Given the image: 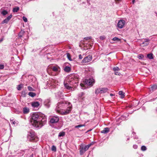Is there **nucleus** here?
<instances>
[{
  "label": "nucleus",
  "instance_id": "c85d7f7f",
  "mask_svg": "<svg viewBox=\"0 0 157 157\" xmlns=\"http://www.w3.org/2000/svg\"><path fill=\"white\" fill-rule=\"evenodd\" d=\"M26 94V92L25 90L22 91L21 92V95L23 97L25 96Z\"/></svg>",
  "mask_w": 157,
  "mask_h": 157
},
{
  "label": "nucleus",
  "instance_id": "3c124183",
  "mask_svg": "<svg viewBox=\"0 0 157 157\" xmlns=\"http://www.w3.org/2000/svg\"><path fill=\"white\" fill-rule=\"evenodd\" d=\"M18 36L19 37H21L22 36L21 33H19Z\"/></svg>",
  "mask_w": 157,
  "mask_h": 157
},
{
  "label": "nucleus",
  "instance_id": "1a4fd4ad",
  "mask_svg": "<svg viewBox=\"0 0 157 157\" xmlns=\"http://www.w3.org/2000/svg\"><path fill=\"white\" fill-rule=\"evenodd\" d=\"M125 24V22L124 20H120L118 22L117 26L119 29H122L124 27Z\"/></svg>",
  "mask_w": 157,
  "mask_h": 157
},
{
  "label": "nucleus",
  "instance_id": "bb28decb",
  "mask_svg": "<svg viewBox=\"0 0 157 157\" xmlns=\"http://www.w3.org/2000/svg\"><path fill=\"white\" fill-rule=\"evenodd\" d=\"M147 150V147L145 146H142L141 147V150L143 151H145Z\"/></svg>",
  "mask_w": 157,
  "mask_h": 157
},
{
  "label": "nucleus",
  "instance_id": "8fccbe9b",
  "mask_svg": "<svg viewBox=\"0 0 157 157\" xmlns=\"http://www.w3.org/2000/svg\"><path fill=\"white\" fill-rule=\"evenodd\" d=\"M4 38H2L1 39H0V43H1L2 41L3 40Z\"/></svg>",
  "mask_w": 157,
  "mask_h": 157
},
{
  "label": "nucleus",
  "instance_id": "cd10ccee",
  "mask_svg": "<svg viewBox=\"0 0 157 157\" xmlns=\"http://www.w3.org/2000/svg\"><path fill=\"white\" fill-rule=\"evenodd\" d=\"M139 103V101H135L132 102L133 103L135 104V105L133 104V105H134L135 106H137L138 105Z\"/></svg>",
  "mask_w": 157,
  "mask_h": 157
},
{
  "label": "nucleus",
  "instance_id": "49530a36",
  "mask_svg": "<svg viewBox=\"0 0 157 157\" xmlns=\"http://www.w3.org/2000/svg\"><path fill=\"white\" fill-rule=\"evenodd\" d=\"M4 66L3 64H0V69H3Z\"/></svg>",
  "mask_w": 157,
  "mask_h": 157
},
{
  "label": "nucleus",
  "instance_id": "338daca9",
  "mask_svg": "<svg viewBox=\"0 0 157 157\" xmlns=\"http://www.w3.org/2000/svg\"><path fill=\"white\" fill-rule=\"evenodd\" d=\"M156 16L157 17V13L156 14Z\"/></svg>",
  "mask_w": 157,
  "mask_h": 157
},
{
  "label": "nucleus",
  "instance_id": "f8f14e48",
  "mask_svg": "<svg viewBox=\"0 0 157 157\" xmlns=\"http://www.w3.org/2000/svg\"><path fill=\"white\" fill-rule=\"evenodd\" d=\"M128 116V114L125 113L124 115L121 116L120 117H117L116 120L117 121L118 119L121 120H125L127 119Z\"/></svg>",
  "mask_w": 157,
  "mask_h": 157
},
{
  "label": "nucleus",
  "instance_id": "412c9836",
  "mask_svg": "<svg viewBox=\"0 0 157 157\" xmlns=\"http://www.w3.org/2000/svg\"><path fill=\"white\" fill-rule=\"evenodd\" d=\"M153 55L152 54L150 53L148 54L147 55V57L149 58V59H152L153 58Z\"/></svg>",
  "mask_w": 157,
  "mask_h": 157
},
{
  "label": "nucleus",
  "instance_id": "0e129e2a",
  "mask_svg": "<svg viewBox=\"0 0 157 157\" xmlns=\"http://www.w3.org/2000/svg\"><path fill=\"white\" fill-rule=\"evenodd\" d=\"M115 0L116 1H121V0Z\"/></svg>",
  "mask_w": 157,
  "mask_h": 157
},
{
  "label": "nucleus",
  "instance_id": "0eeeda50",
  "mask_svg": "<svg viewBox=\"0 0 157 157\" xmlns=\"http://www.w3.org/2000/svg\"><path fill=\"white\" fill-rule=\"evenodd\" d=\"M94 82V80L92 78H90L88 79H86L85 81V83L88 86L93 85Z\"/></svg>",
  "mask_w": 157,
  "mask_h": 157
},
{
  "label": "nucleus",
  "instance_id": "dca6fc26",
  "mask_svg": "<svg viewBox=\"0 0 157 157\" xmlns=\"http://www.w3.org/2000/svg\"><path fill=\"white\" fill-rule=\"evenodd\" d=\"M56 96L58 98H62L63 97V93L60 91L58 92L56 94Z\"/></svg>",
  "mask_w": 157,
  "mask_h": 157
},
{
  "label": "nucleus",
  "instance_id": "5701e85b",
  "mask_svg": "<svg viewBox=\"0 0 157 157\" xmlns=\"http://www.w3.org/2000/svg\"><path fill=\"white\" fill-rule=\"evenodd\" d=\"M19 8L18 7H15L13 8V11L14 13L17 12L19 10Z\"/></svg>",
  "mask_w": 157,
  "mask_h": 157
},
{
  "label": "nucleus",
  "instance_id": "423d86ee",
  "mask_svg": "<svg viewBox=\"0 0 157 157\" xmlns=\"http://www.w3.org/2000/svg\"><path fill=\"white\" fill-rule=\"evenodd\" d=\"M87 149L85 147V145L83 144H81L80 145L79 152L80 154L82 155L87 150Z\"/></svg>",
  "mask_w": 157,
  "mask_h": 157
},
{
  "label": "nucleus",
  "instance_id": "6e6552de",
  "mask_svg": "<svg viewBox=\"0 0 157 157\" xmlns=\"http://www.w3.org/2000/svg\"><path fill=\"white\" fill-rule=\"evenodd\" d=\"M59 120V118L58 116H53L51 118L50 122L52 124H55L57 123Z\"/></svg>",
  "mask_w": 157,
  "mask_h": 157
},
{
  "label": "nucleus",
  "instance_id": "864d4df0",
  "mask_svg": "<svg viewBox=\"0 0 157 157\" xmlns=\"http://www.w3.org/2000/svg\"><path fill=\"white\" fill-rule=\"evenodd\" d=\"M135 2V0H132V2L133 4H134V3Z\"/></svg>",
  "mask_w": 157,
  "mask_h": 157
},
{
  "label": "nucleus",
  "instance_id": "9b49d317",
  "mask_svg": "<svg viewBox=\"0 0 157 157\" xmlns=\"http://www.w3.org/2000/svg\"><path fill=\"white\" fill-rule=\"evenodd\" d=\"M44 105L47 108H49L51 104L50 98L47 99L44 101Z\"/></svg>",
  "mask_w": 157,
  "mask_h": 157
},
{
  "label": "nucleus",
  "instance_id": "69168bd1",
  "mask_svg": "<svg viewBox=\"0 0 157 157\" xmlns=\"http://www.w3.org/2000/svg\"><path fill=\"white\" fill-rule=\"evenodd\" d=\"M127 140H129V138H128V139H127Z\"/></svg>",
  "mask_w": 157,
  "mask_h": 157
},
{
  "label": "nucleus",
  "instance_id": "f03ea898",
  "mask_svg": "<svg viewBox=\"0 0 157 157\" xmlns=\"http://www.w3.org/2000/svg\"><path fill=\"white\" fill-rule=\"evenodd\" d=\"M66 107H67V109L61 112L62 115H65L68 114L72 109V105L69 102H66L65 101L59 102L57 104L56 110V111L59 112L61 108Z\"/></svg>",
  "mask_w": 157,
  "mask_h": 157
},
{
  "label": "nucleus",
  "instance_id": "72a5a7b5",
  "mask_svg": "<svg viewBox=\"0 0 157 157\" xmlns=\"http://www.w3.org/2000/svg\"><path fill=\"white\" fill-rule=\"evenodd\" d=\"M138 57L139 59H142L144 58V56L143 55H139L138 56Z\"/></svg>",
  "mask_w": 157,
  "mask_h": 157
},
{
  "label": "nucleus",
  "instance_id": "09e8293b",
  "mask_svg": "<svg viewBox=\"0 0 157 157\" xmlns=\"http://www.w3.org/2000/svg\"><path fill=\"white\" fill-rule=\"evenodd\" d=\"M79 58L80 59H81L82 58V56L80 54L78 56Z\"/></svg>",
  "mask_w": 157,
  "mask_h": 157
},
{
  "label": "nucleus",
  "instance_id": "6e6d98bb",
  "mask_svg": "<svg viewBox=\"0 0 157 157\" xmlns=\"http://www.w3.org/2000/svg\"><path fill=\"white\" fill-rule=\"evenodd\" d=\"M142 109L143 110H145V107H142Z\"/></svg>",
  "mask_w": 157,
  "mask_h": 157
},
{
  "label": "nucleus",
  "instance_id": "c756f323",
  "mask_svg": "<svg viewBox=\"0 0 157 157\" xmlns=\"http://www.w3.org/2000/svg\"><path fill=\"white\" fill-rule=\"evenodd\" d=\"M9 21L8 20L7 18L5 19L2 22V24H4L5 23H7Z\"/></svg>",
  "mask_w": 157,
  "mask_h": 157
},
{
  "label": "nucleus",
  "instance_id": "aec40b11",
  "mask_svg": "<svg viewBox=\"0 0 157 157\" xmlns=\"http://www.w3.org/2000/svg\"><path fill=\"white\" fill-rule=\"evenodd\" d=\"M119 94L121 95V98H123L124 97V93L122 91H120L119 92Z\"/></svg>",
  "mask_w": 157,
  "mask_h": 157
},
{
  "label": "nucleus",
  "instance_id": "774afa93",
  "mask_svg": "<svg viewBox=\"0 0 157 157\" xmlns=\"http://www.w3.org/2000/svg\"><path fill=\"white\" fill-rule=\"evenodd\" d=\"M156 111H157V109H156Z\"/></svg>",
  "mask_w": 157,
  "mask_h": 157
},
{
  "label": "nucleus",
  "instance_id": "c03bdc74",
  "mask_svg": "<svg viewBox=\"0 0 157 157\" xmlns=\"http://www.w3.org/2000/svg\"><path fill=\"white\" fill-rule=\"evenodd\" d=\"M115 74L117 75H121V73L120 72H117V71H115Z\"/></svg>",
  "mask_w": 157,
  "mask_h": 157
},
{
  "label": "nucleus",
  "instance_id": "13d9d810",
  "mask_svg": "<svg viewBox=\"0 0 157 157\" xmlns=\"http://www.w3.org/2000/svg\"><path fill=\"white\" fill-rule=\"evenodd\" d=\"M33 154H32L30 156V157H33Z\"/></svg>",
  "mask_w": 157,
  "mask_h": 157
},
{
  "label": "nucleus",
  "instance_id": "e433bc0d",
  "mask_svg": "<svg viewBox=\"0 0 157 157\" xmlns=\"http://www.w3.org/2000/svg\"><path fill=\"white\" fill-rule=\"evenodd\" d=\"M52 151H56V147L55 146H52Z\"/></svg>",
  "mask_w": 157,
  "mask_h": 157
},
{
  "label": "nucleus",
  "instance_id": "4d7b16f0",
  "mask_svg": "<svg viewBox=\"0 0 157 157\" xmlns=\"http://www.w3.org/2000/svg\"><path fill=\"white\" fill-rule=\"evenodd\" d=\"M110 95L111 96H112L113 95V94H110Z\"/></svg>",
  "mask_w": 157,
  "mask_h": 157
},
{
  "label": "nucleus",
  "instance_id": "a211bd4d",
  "mask_svg": "<svg viewBox=\"0 0 157 157\" xmlns=\"http://www.w3.org/2000/svg\"><path fill=\"white\" fill-rule=\"evenodd\" d=\"M109 131V128H105L103 130L101 131V133H102L106 134L108 133Z\"/></svg>",
  "mask_w": 157,
  "mask_h": 157
},
{
  "label": "nucleus",
  "instance_id": "20e7f679",
  "mask_svg": "<svg viewBox=\"0 0 157 157\" xmlns=\"http://www.w3.org/2000/svg\"><path fill=\"white\" fill-rule=\"evenodd\" d=\"M28 137L32 141L36 142L38 140V138L36 135L35 132L33 131L28 132Z\"/></svg>",
  "mask_w": 157,
  "mask_h": 157
},
{
  "label": "nucleus",
  "instance_id": "e2e57ef3",
  "mask_svg": "<svg viewBox=\"0 0 157 157\" xmlns=\"http://www.w3.org/2000/svg\"><path fill=\"white\" fill-rule=\"evenodd\" d=\"M133 135H134L135 134V133L134 132H133L132 133Z\"/></svg>",
  "mask_w": 157,
  "mask_h": 157
},
{
  "label": "nucleus",
  "instance_id": "603ef678",
  "mask_svg": "<svg viewBox=\"0 0 157 157\" xmlns=\"http://www.w3.org/2000/svg\"><path fill=\"white\" fill-rule=\"evenodd\" d=\"M87 4H88V5L89 6V5H90V3L89 2V1H88V0L87 1Z\"/></svg>",
  "mask_w": 157,
  "mask_h": 157
},
{
  "label": "nucleus",
  "instance_id": "a19ab883",
  "mask_svg": "<svg viewBox=\"0 0 157 157\" xmlns=\"http://www.w3.org/2000/svg\"><path fill=\"white\" fill-rule=\"evenodd\" d=\"M12 15L11 14L7 18V19L9 21L10 19L11 18H12Z\"/></svg>",
  "mask_w": 157,
  "mask_h": 157
},
{
  "label": "nucleus",
  "instance_id": "ddd939ff",
  "mask_svg": "<svg viewBox=\"0 0 157 157\" xmlns=\"http://www.w3.org/2000/svg\"><path fill=\"white\" fill-rule=\"evenodd\" d=\"M149 40L148 39H144V41L143 42L140 44V46H147L149 44Z\"/></svg>",
  "mask_w": 157,
  "mask_h": 157
},
{
  "label": "nucleus",
  "instance_id": "4c0bfd02",
  "mask_svg": "<svg viewBox=\"0 0 157 157\" xmlns=\"http://www.w3.org/2000/svg\"><path fill=\"white\" fill-rule=\"evenodd\" d=\"M85 125L84 124L83 125H78L76 126L75 127V128H78L81 127H82L84 126Z\"/></svg>",
  "mask_w": 157,
  "mask_h": 157
},
{
  "label": "nucleus",
  "instance_id": "5fc2aeb1",
  "mask_svg": "<svg viewBox=\"0 0 157 157\" xmlns=\"http://www.w3.org/2000/svg\"><path fill=\"white\" fill-rule=\"evenodd\" d=\"M22 155H23L24 154V151H22Z\"/></svg>",
  "mask_w": 157,
  "mask_h": 157
},
{
  "label": "nucleus",
  "instance_id": "052dcab7",
  "mask_svg": "<svg viewBox=\"0 0 157 157\" xmlns=\"http://www.w3.org/2000/svg\"><path fill=\"white\" fill-rule=\"evenodd\" d=\"M85 42V41L84 40H83V41L82 42V43H83V44H84Z\"/></svg>",
  "mask_w": 157,
  "mask_h": 157
},
{
  "label": "nucleus",
  "instance_id": "4468645a",
  "mask_svg": "<svg viewBox=\"0 0 157 157\" xmlns=\"http://www.w3.org/2000/svg\"><path fill=\"white\" fill-rule=\"evenodd\" d=\"M40 103L38 101L33 102L31 103L32 106L34 108H38L40 105Z\"/></svg>",
  "mask_w": 157,
  "mask_h": 157
},
{
  "label": "nucleus",
  "instance_id": "a878e982",
  "mask_svg": "<svg viewBox=\"0 0 157 157\" xmlns=\"http://www.w3.org/2000/svg\"><path fill=\"white\" fill-rule=\"evenodd\" d=\"M1 13L3 16H5L8 13V12L6 10H3L2 12Z\"/></svg>",
  "mask_w": 157,
  "mask_h": 157
},
{
  "label": "nucleus",
  "instance_id": "2f4dec72",
  "mask_svg": "<svg viewBox=\"0 0 157 157\" xmlns=\"http://www.w3.org/2000/svg\"><path fill=\"white\" fill-rule=\"evenodd\" d=\"M52 70L56 72L58 71V68L54 66L52 67Z\"/></svg>",
  "mask_w": 157,
  "mask_h": 157
},
{
  "label": "nucleus",
  "instance_id": "c9c22d12",
  "mask_svg": "<svg viewBox=\"0 0 157 157\" xmlns=\"http://www.w3.org/2000/svg\"><path fill=\"white\" fill-rule=\"evenodd\" d=\"M93 144L92 143H91L90 144H88L86 145H85V147L87 149H88L90 147V146Z\"/></svg>",
  "mask_w": 157,
  "mask_h": 157
},
{
  "label": "nucleus",
  "instance_id": "4be33fe9",
  "mask_svg": "<svg viewBox=\"0 0 157 157\" xmlns=\"http://www.w3.org/2000/svg\"><path fill=\"white\" fill-rule=\"evenodd\" d=\"M28 94L29 96H30L32 97H34L36 95V94L35 93H33L32 92H29Z\"/></svg>",
  "mask_w": 157,
  "mask_h": 157
},
{
  "label": "nucleus",
  "instance_id": "b1692460",
  "mask_svg": "<svg viewBox=\"0 0 157 157\" xmlns=\"http://www.w3.org/2000/svg\"><path fill=\"white\" fill-rule=\"evenodd\" d=\"M65 135V132H60L59 135L58 136L59 137H61V136H64Z\"/></svg>",
  "mask_w": 157,
  "mask_h": 157
},
{
  "label": "nucleus",
  "instance_id": "37998d69",
  "mask_svg": "<svg viewBox=\"0 0 157 157\" xmlns=\"http://www.w3.org/2000/svg\"><path fill=\"white\" fill-rule=\"evenodd\" d=\"M10 120L11 123L15 125L16 123V122L15 121H13V120H11V119Z\"/></svg>",
  "mask_w": 157,
  "mask_h": 157
},
{
  "label": "nucleus",
  "instance_id": "79ce46f5",
  "mask_svg": "<svg viewBox=\"0 0 157 157\" xmlns=\"http://www.w3.org/2000/svg\"><path fill=\"white\" fill-rule=\"evenodd\" d=\"M22 19L23 20L25 21V22H26L27 21V18L25 17H22Z\"/></svg>",
  "mask_w": 157,
  "mask_h": 157
},
{
  "label": "nucleus",
  "instance_id": "2eb2a0df",
  "mask_svg": "<svg viewBox=\"0 0 157 157\" xmlns=\"http://www.w3.org/2000/svg\"><path fill=\"white\" fill-rule=\"evenodd\" d=\"M157 89V85L156 84H154L152 85L151 87L149 88L150 91L152 92L153 91H155Z\"/></svg>",
  "mask_w": 157,
  "mask_h": 157
},
{
  "label": "nucleus",
  "instance_id": "f3484780",
  "mask_svg": "<svg viewBox=\"0 0 157 157\" xmlns=\"http://www.w3.org/2000/svg\"><path fill=\"white\" fill-rule=\"evenodd\" d=\"M23 112L24 114H27L29 112V108L25 107L23 108Z\"/></svg>",
  "mask_w": 157,
  "mask_h": 157
},
{
  "label": "nucleus",
  "instance_id": "393cba45",
  "mask_svg": "<svg viewBox=\"0 0 157 157\" xmlns=\"http://www.w3.org/2000/svg\"><path fill=\"white\" fill-rule=\"evenodd\" d=\"M112 40L114 41H119L121 40L120 39L116 37L113 38Z\"/></svg>",
  "mask_w": 157,
  "mask_h": 157
},
{
  "label": "nucleus",
  "instance_id": "6ab92c4d",
  "mask_svg": "<svg viewBox=\"0 0 157 157\" xmlns=\"http://www.w3.org/2000/svg\"><path fill=\"white\" fill-rule=\"evenodd\" d=\"M64 71L67 72H69L71 70V68L70 67L68 66H65L64 67Z\"/></svg>",
  "mask_w": 157,
  "mask_h": 157
},
{
  "label": "nucleus",
  "instance_id": "58836bf2",
  "mask_svg": "<svg viewBox=\"0 0 157 157\" xmlns=\"http://www.w3.org/2000/svg\"><path fill=\"white\" fill-rule=\"evenodd\" d=\"M28 88L29 90V91H33L34 90L30 86H28Z\"/></svg>",
  "mask_w": 157,
  "mask_h": 157
},
{
  "label": "nucleus",
  "instance_id": "f704fd0d",
  "mask_svg": "<svg viewBox=\"0 0 157 157\" xmlns=\"http://www.w3.org/2000/svg\"><path fill=\"white\" fill-rule=\"evenodd\" d=\"M67 57L68 58V59L70 61H71L72 60V59H71V56H70V54L69 53H67Z\"/></svg>",
  "mask_w": 157,
  "mask_h": 157
},
{
  "label": "nucleus",
  "instance_id": "39448f33",
  "mask_svg": "<svg viewBox=\"0 0 157 157\" xmlns=\"http://www.w3.org/2000/svg\"><path fill=\"white\" fill-rule=\"evenodd\" d=\"M108 90L107 88H99L96 89L95 93L96 94H103L107 92Z\"/></svg>",
  "mask_w": 157,
  "mask_h": 157
},
{
  "label": "nucleus",
  "instance_id": "473e14b6",
  "mask_svg": "<svg viewBox=\"0 0 157 157\" xmlns=\"http://www.w3.org/2000/svg\"><path fill=\"white\" fill-rule=\"evenodd\" d=\"M22 87V85L21 84L19 85H18L17 89L18 90H20L21 89V88Z\"/></svg>",
  "mask_w": 157,
  "mask_h": 157
},
{
  "label": "nucleus",
  "instance_id": "bf43d9fd",
  "mask_svg": "<svg viewBox=\"0 0 157 157\" xmlns=\"http://www.w3.org/2000/svg\"><path fill=\"white\" fill-rule=\"evenodd\" d=\"M133 138L134 139H137V138L136 137H134L133 136Z\"/></svg>",
  "mask_w": 157,
  "mask_h": 157
},
{
  "label": "nucleus",
  "instance_id": "9d476101",
  "mask_svg": "<svg viewBox=\"0 0 157 157\" xmlns=\"http://www.w3.org/2000/svg\"><path fill=\"white\" fill-rule=\"evenodd\" d=\"M92 56L88 55L84 58L82 63H85L90 62L92 60Z\"/></svg>",
  "mask_w": 157,
  "mask_h": 157
},
{
  "label": "nucleus",
  "instance_id": "7c9ffc66",
  "mask_svg": "<svg viewBox=\"0 0 157 157\" xmlns=\"http://www.w3.org/2000/svg\"><path fill=\"white\" fill-rule=\"evenodd\" d=\"M113 70L115 71H118L120 70V69L118 67H115L113 68Z\"/></svg>",
  "mask_w": 157,
  "mask_h": 157
},
{
  "label": "nucleus",
  "instance_id": "de8ad7c7",
  "mask_svg": "<svg viewBox=\"0 0 157 157\" xmlns=\"http://www.w3.org/2000/svg\"><path fill=\"white\" fill-rule=\"evenodd\" d=\"M133 147L134 149H136L137 148L138 146L137 145L135 144L133 145Z\"/></svg>",
  "mask_w": 157,
  "mask_h": 157
},
{
  "label": "nucleus",
  "instance_id": "680f3d73",
  "mask_svg": "<svg viewBox=\"0 0 157 157\" xmlns=\"http://www.w3.org/2000/svg\"><path fill=\"white\" fill-rule=\"evenodd\" d=\"M80 85L81 86H82L83 85V84H82L81 83Z\"/></svg>",
  "mask_w": 157,
  "mask_h": 157
},
{
  "label": "nucleus",
  "instance_id": "ea45409f",
  "mask_svg": "<svg viewBox=\"0 0 157 157\" xmlns=\"http://www.w3.org/2000/svg\"><path fill=\"white\" fill-rule=\"evenodd\" d=\"M91 39V36H88L86 37H84V39L86 40H88Z\"/></svg>",
  "mask_w": 157,
  "mask_h": 157
},
{
  "label": "nucleus",
  "instance_id": "7ed1b4c3",
  "mask_svg": "<svg viewBox=\"0 0 157 157\" xmlns=\"http://www.w3.org/2000/svg\"><path fill=\"white\" fill-rule=\"evenodd\" d=\"M67 82H64L65 87L67 90H70L72 89L71 86L69 84L73 85L74 86H77L78 82V76L77 75H73L68 76L66 80Z\"/></svg>",
  "mask_w": 157,
  "mask_h": 157
},
{
  "label": "nucleus",
  "instance_id": "f257e3e1",
  "mask_svg": "<svg viewBox=\"0 0 157 157\" xmlns=\"http://www.w3.org/2000/svg\"><path fill=\"white\" fill-rule=\"evenodd\" d=\"M47 122V118L44 114L35 113L31 116V122L33 125L36 128H41Z\"/></svg>",
  "mask_w": 157,
  "mask_h": 157
},
{
  "label": "nucleus",
  "instance_id": "a18cd8bd",
  "mask_svg": "<svg viewBox=\"0 0 157 157\" xmlns=\"http://www.w3.org/2000/svg\"><path fill=\"white\" fill-rule=\"evenodd\" d=\"M99 38L100 40H103L105 38V37L104 36H100Z\"/></svg>",
  "mask_w": 157,
  "mask_h": 157
}]
</instances>
